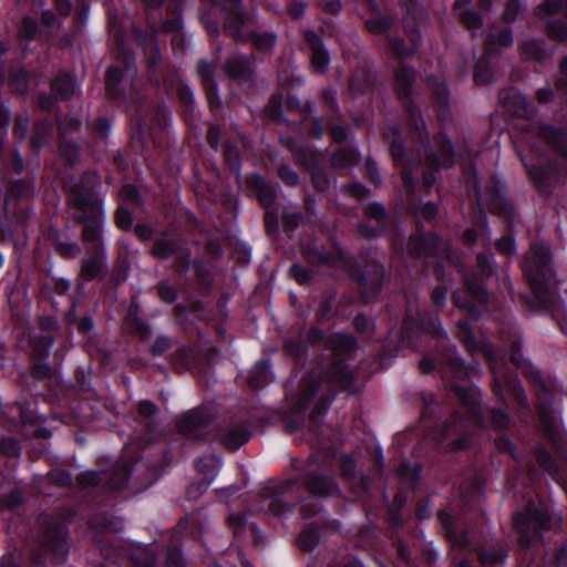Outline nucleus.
Listing matches in <instances>:
<instances>
[{
  "label": "nucleus",
  "instance_id": "f257e3e1",
  "mask_svg": "<svg viewBox=\"0 0 567 567\" xmlns=\"http://www.w3.org/2000/svg\"><path fill=\"white\" fill-rule=\"evenodd\" d=\"M99 179L96 174H85L81 182L70 192L69 203L74 219L83 224L81 240L86 247L105 246L102 240L105 225L104 200L93 190L86 189L84 179Z\"/></svg>",
  "mask_w": 567,
  "mask_h": 567
},
{
  "label": "nucleus",
  "instance_id": "f03ea898",
  "mask_svg": "<svg viewBox=\"0 0 567 567\" xmlns=\"http://www.w3.org/2000/svg\"><path fill=\"white\" fill-rule=\"evenodd\" d=\"M455 392L457 396L463 401V409L464 412H466L467 417L462 419L460 412H457L447 423L444 424L442 436L437 440L443 442L445 439L457 434L458 437L452 440V444L453 449L458 450L468 447L470 440L467 437V430L470 427H476L481 425L483 421V414L482 409L473 394L470 401L464 389L457 386L455 388Z\"/></svg>",
  "mask_w": 567,
  "mask_h": 567
},
{
  "label": "nucleus",
  "instance_id": "7ed1b4c3",
  "mask_svg": "<svg viewBox=\"0 0 567 567\" xmlns=\"http://www.w3.org/2000/svg\"><path fill=\"white\" fill-rule=\"evenodd\" d=\"M550 252L545 243H534L523 261V270L537 299L546 301Z\"/></svg>",
  "mask_w": 567,
  "mask_h": 567
},
{
  "label": "nucleus",
  "instance_id": "20e7f679",
  "mask_svg": "<svg viewBox=\"0 0 567 567\" xmlns=\"http://www.w3.org/2000/svg\"><path fill=\"white\" fill-rule=\"evenodd\" d=\"M215 411L210 405H200L184 413L177 420L178 431L194 439H202L209 433Z\"/></svg>",
  "mask_w": 567,
  "mask_h": 567
},
{
  "label": "nucleus",
  "instance_id": "39448f33",
  "mask_svg": "<svg viewBox=\"0 0 567 567\" xmlns=\"http://www.w3.org/2000/svg\"><path fill=\"white\" fill-rule=\"evenodd\" d=\"M331 350L334 354L333 362L327 373V380L330 383H339L344 385L347 373L344 371L343 361L349 359L355 350V340L349 334H334L329 340Z\"/></svg>",
  "mask_w": 567,
  "mask_h": 567
},
{
  "label": "nucleus",
  "instance_id": "423d86ee",
  "mask_svg": "<svg viewBox=\"0 0 567 567\" xmlns=\"http://www.w3.org/2000/svg\"><path fill=\"white\" fill-rule=\"evenodd\" d=\"M152 255L163 260L175 257V264L181 269H188L192 257L187 241L173 238L167 233H163L154 240Z\"/></svg>",
  "mask_w": 567,
  "mask_h": 567
},
{
  "label": "nucleus",
  "instance_id": "0eeeda50",
  "mask_svg": "<svg viewBox=\"0 0 567 567\" xmlns=\"http://www.w3.org/2000/svg\"><path fill=\"white\" fill-rule=\"evenodd\" d=\"M68 528L59 520L49 522L42 532V546L52 555V559L56 564H63L68 559Z\"/></svg>",
  "mask_w": 567,
  "mask_h": 567
},
{
  "label": "nucleus",
  "instance_id": "6e6552de",
  "mask_svg": "<svg viewBox=\"0 0 567 567\" xmlns=\"http://www.w3.org/2000/svg\"><path fill=\"white\" fill-rule=\"evenodd\" d=\"M223 7L227 12L224 23L225 34L237 42L246 41L248 28L243 0H223Z\"/></svg>",
  "mask_w": 567,
  "mask_h": 567
},
{
  "label": "nucleus",
  "instance_id": "1a4fd4ad",
  "mask_svg": "<svg viewBox=\"0 0 567 567\" xmlns=\"http://www.w3.org/2000/svg\"><path fill=\"white\" fill-rule=\"evenodd\" d=\"M434 147L437 148L439 155L431 153L425 158L427 171H423V182L426 186L434 184L435 178L433 172L440 167H447L453 164L452 144L444 134H437L434 140Z\"/></svg>",
  "mask_w": 567,
  "mask_h": 567
},
{
  "label": "nucleus",
  "instance_id": "9d476101",
  "mask_svg": "<svg viewBox=\"0 0 567 567\" xmlns=\"http://www.w3.org/2000/svg\"><path fill=\"white\" fill-rule=\"evenodd\" d=\"M86 252L89 257L81 260L80 276L86 281L103 279L109 272L106 247H86Z\"/></svg>",
  "mask_w": 567,
  "mask_h": 567
},
{
  "label": "nucleus",
  "instance_id": "9b49d317",
  "mask_svg": "<svg viewBox=\"0 0 567 567\" xmlns=\"http://www.w3.org/2000/svg\"><path fill=\"white\" fill-rule=\"evenodd\" d=\"M384 135L390 141V155L395 165L401 168L403 184L410 193L413 188V166L400 141V131L396 126H393Z\"/></svg>",
  "mask_w": 567,
  "mask_h": 567
},
{
  "label": "nucleus",
  "instance_id": "f8f14e48",
  "mask_svg": "<svg viewBox=\"0 0 567 567\" xmlns=\"http://www.w3.org/2000/svg\"><path fill=\"white\" fill-rule=\"evenodd\" d=\"M514 523L520 534V543L523 545L530 543L532 536L529 535V530H533V534H537L540 530L550 528L548 517L534 505L528 506L524 515H516Z\"/></svg>",
  "mask_w": 567,
  "mask_h": 567
},
{
  "label": "nucleus",
  "instance_id": "ddd939ff",
  "mask_svg": "<svg viewBox=\"0 0 567 567\" xmlns=\"http://www.w3.org/2000/svg\"><path fill=\"white\" fill-rule=\"evenodd\" d=\"M465 289L453 293V302L458 308L464 310L471 318L477 319L478 313L475 310V305L486 303L488 295L486 289L476 284L466 280Z\"/></svg>",
  "mask_w": 567,
  "mask_h": 567
},
{
  "label": "nucleus",
  "instance_id": "4468645a",
  "mask_svg": "<svg viewBox=\"0 0 567 567\" xmlns=\"http://www.w3.org/2000/svg\"><path fill=\"white\" fill-rule=\"evenodd\" d=\"M126 76H135L136 68L134 58L127 56L124 61ZM124 79V70L120 65H111L106 71L105 82L107 93L113 97H122L121 83Z\"/></svg>",
  "mask_w": 567,
  "mask_h": 567
},
{
  "label": "nucleus",
  "instance_id": "2eb2a0df",
  "mask_svg": "<svg viewBox=\"0 0 567 567\" xmlns=\"http://www.w3.org/2000/svg\"><path fill=\"white\" fill-rule=\"evenodd\" d=\"M533 131H536L538 138L567 162V134L565 132L548 125H538L533 127Z\"/></svg>",
  "mask_w": 567,
  "mask_h": 567
},
{
  "label": "nucleus",
  "instance_id": "dca6fc26",
  "mask_svg": "<svg viewBox=\"0 0 567 567\" xmlns=\"http://www.w3.org/2000/svg\"><path fill=\"white\" fill-rule=\"evenodd\" d=\"M197 74L205 89L210 109L216 110L220 107L221 100L218 94V85L214 79V68L206 60H200L197 64Z\"/></svg>",
  "mask_w": 567,
  "mask_h": 567
},
{
  "label": "nucleus",
  "instance_id": "f3484780",
  "mask_svg": "<svg viewBox=\"0 0 567 567\" xmlns=\"http://www.w3.org/2000/svg\"><path fill=\"white\" fill-rule=\"evenodd\" d=\"M228 520H229V527L234 535L231 545L237 550V554L241 561L243 567H247V559L245 556L246 528H247L246 515L244 512L230 513Z\"/></svg>",
  "mask_w": 567,
  "mask_h": 567
},
{
  "label": "nucleus",
  "instance_id": "a211bd4d",
  "mask_svg": "<svg viewBox=\"0 0 567 567\" xmlns=\"http://www.w3.org/2000/svg\"><path fill=\"white\" fill-rule=\"evenodd\" d=\"M221 466L223 458L219 455L210 454L198 458L196 468L198 473L203 475L204 480L196 485L197 489L206 491L216 478Z\"/></svg>",
  "mask_w": 567,
  "mask_h": 567
},
{
  "label": "nucleus",
  "instance_id": "6ab92c4d",
  "mask_svg": "<svg viewBox=\"0 0 567 567\" xmlns=\"http://www.w3.org/2000/svg\"><path fill=\"white\" fill-rule=\"evenodd\" d=\"M305 40L311 50L312 68L318 72H324L328 69L330 56L322 40L313 31H307Z\"/></svg>",
  "mask_w": 567,
  "mask_h": 567
},
{
  "label": "nucleus",
  "instance_id": "aec40b11",
  "mask_svg": "<svg viewBox=\"0 0 567 567\" xmlns=\"http://www.w3.org/2000/svg\"><path fill=\"white\" fill-rule=\"evenodd\" d=\"M439 238L434 234H430L429 236L417 233L416 235L411 236L408 250L410 254L421 257L429 256L431 254H436Z\"/></svg>",
  "mask_w": 567,
  "mask_h": 567
},
{
  "label": "nucleus",
  "instance_id": "412c9836",
  "mask_svg": "<svg viewBox=\"0 0 567 567\" xmlns=\"http://www.w3.org/2000/svg\"><path fill=\"white\" fill-rule=\"evenodd\" d=\"M161 28L166 33H176L172 39L173 48L186 45L187 37L182 32L183 17L181 9L173 10L171 17L164 19Z\"/></svg>",
  "mask_w": 567,
  "mask_h": 567
},
{
  "label": "nucleus",
  "instance_id": "4be33fe9",
  "mask_svg": "<svg viewBox=\"0 0 567 567\" xmlns=\"http://www.w3.org/2000/svg\"><path fill=\"white\" fill-rule=\"evenodd\" d=\"M248 441V427L245 419L237 425L225 431L221 436V443L229 450L236 451Z\"/></svg>",
  "mask_w": 567,
  "mask_h": 567
},
{
  "label": "nucleus",
  "instance_id": "5701e85b",
  "mask_svg": "<svg viewBox=\"0 0 567 567\" xmlns=\"http://www.w3.org/2000/svg\"><path fill=\"white\" fill-rule=\"evenodd\" d=\"M307 488L313 496H329L339 491L338 485L331 477L316 474L309 475Z\"/></svg>",
  "mask_w": 567,
  "mask_h": 567
},
{
  "label": "nucleus",
  "instance_id": "b1692460",
  "mask_svg": "<svg viewBox=\"0 0 567 567\" xmlns=\"http://www.w3.org/2000/svg\"><path fill=\"white\" fill-rule=\"evenodd\" d=\"M513 37L509 29H504L498 33L489 32L485 40V60L492 59L498 49L512 45Z\"/></svg>",
  "mask_w": 567,
  "mask_h": 567
},
{
  "label": "nucleus",
  "instance_id": "393cba45",
  "mask_svg": "<svg viewBox=\"0 0 567 567\" xmlns=\"http://www.w3.org/2000/svg\"><path fill=\"white\" fill-rule=\"evenodd\" d=\"M415 74L412 69L406 65H401L394 73V87L400 100L408 99L412 84L414 83Z\"/></svg>",
  "mask_w": 567,
  "mask_h": 567
},
{
  "label": "nucleus",
  "instance_id": "a878e982",
  "mask_svg": "<svg viewBox=\"0 0 567 567\" xmlns=\"http://www.w3.org/2000/svg\"><path fill=\"white\" fill-rule=\"evenodd\" d=\"M78 89L76 78L69 72L60 71L52 84V90L64 100L72 97Z\"/></svg>",
  "mask_w": 567,
  "mask_h": 567
},
{
  "label": "nucleus",
  "instance_id": "bb28decb",
  "mask_svg": "<svg viewBox=\"0 0 567 567\" xmlns=\"http://www.w3.org/2000/svg\"><path fill=\"white\" fill-rule=\"evenodd\" d=\"M319 384V375L316 372H312L310 375L306 377L300 384L299 396H298V408L303 410L308 406V404L315 398L318 391Z\"/></svg>",
  "mask_w": 567,
  "mask_h": 567
},
{
  "label": "nucleus",
  "instance_id": "cd10ccee",
  "mask_svg": "<svg viewBox=\"0 0 567 567\" xmlns=\"http://www.w3.org/2000/svg\"><path fill=\"white\" fill-rule=\"evenodd\" d=\"M454 10L465 27L476 34V30L482 25L481 16L468 9V2L465 0H456L454 3Z\"/></svg>",
  "mask_w": 567,
  "mask_h": 567
},
{
  "label": "nucleus",
  "instance_id": "c85d7f7f",
  "mask_svg": "<svg viewBox=\"0 0 567 567\" xmlns=\"http://www.w3.org/2000/svg\"><path fill=\"white\" fill-rule=\"evenodd\" d=\"M133 467L130 462L122 460L109 478L106 486L109 489H122L127 486Z\"/></svg>",
  "mask_w": 567,
  "mask_h": 567
},
{
  "label": "nucleus",
  "instance_id": "c756f323",
  "mask_svg": "<svg viewBox=\"0 0 567 567\" xmlns=\"http://www.w3.org/2000/svg\"><path fill=\"white\" fill-rule=\"evenodd\" d=\"M226 72L234 80H240L248 70V60L244 54H231L225 65Z\"/></svg>",
  "mask_w": 567,
  "mask_h": 567
},
{
  "label": "nucleus",
  "instance_id": "7c9ffc66",
  "mask_svg": "<svg viewBox=\"0 0 567 567\" xmlns=\"http://www.w3.org/2000/svg\"><path fill=\"white\" fill-rule=\"evenodd\" d=\"M126 321L142 341H147L151 338V326L145 320L140 318L136 312L133 311V309L130 310Z\"/></svg>",
  "mask_w": 567,
  "mask_h": 567
},
{
  "label": "nucleus",
  "instance_id": "2f4dec72",
  "mask_svg": "<svg viewBox=\"0 0 567 567\" xmlns=\"http://www.w3.org/2000/svg\"><path fill=\"white\" fill-rule=\"evenodd\" d=\"M320 535L315 524H310L303 528L299 538L298 546L305 550H312L319 543Z\"/></svg>",
  "mask_w": 567,
  "mask_h": 567
},
{
  "label": "nucleus",
  "instance_id": "473e14b6",
  "mask_svg": "<svg viewBox=\"0 0 567 567\" xmlns=\"http://www.w3.org/2000/svg\"><path fill=\"white\" fill-rule=\"evenodd\" d=\"M261 178L258 175H250V188L252 186H260L258 198L264 207H269L276 199V190L274 187L261 184Z\"/></svg>",
  "mask_w": 567,
  "mask_h": 567
},
{
  "label": "nucleus",
  "instance_id": "72a5a7b5",
  "mask_svg": "<svg viewBox=\"0 0 567 567\" xmlns=\"http://www.w3.org/2000/svg\"><path fill=\"white\" fill-rule=\"evenodd\" d=\"M144 52L147 58L150 71L154 73L155 68L161 63L162 60L161 51L154 35H151L145 40Z\"/></svg>",
  "mask_w": 567,
  "mask_h": 567
},
{
  "label": "nucleus",
  "instance_id": "f704fd0d",
  "mask_svg": "<svg viewBox=\"0 0 567 567\" xmlns=\"http://www.w3.org/2000/svg\"><path fill=\"white\" fill-rule=\"evenodd\" d=\"M507 99L517 100V102L522 104L519 107L513 110L514 114H516L517 116H528V115H530V112L533 111L532 105L528 104L525 101V99L519 93H517L515 90L511 89V90L505 91L502 94V100H503L504 103H506Z\"/></svg>",
  "mask_w": 567,
  "mask_h": 567
},
{
  "label": "nucleus",
  "instance_id": "c9c22d12",
  "mask_svg": "<svg viewBox=\"0 0 567 567\" xmlns=\"http://www.w3.org/2000/svg\"><path fill=\"white\" fill-rule=\"evenodd\" d=\"M522 55L526 60L540 61L545 58V53L539 41H525L522 45Z\"/></svg>",
  "mask_w": 567,
  "mask_h": 567
},
{
  "label": "nucleus",
  "instance_id": "e433bc0d",
  "mask_svg": "<svg viewBox=\"0 0 567 567\" xmlns=\"http://www.w3.org/2000/svg\"><path fill=\"white\" fill-rule=\"evenodd\" d=\"M474 195L478 203L486 202L491 212H499V213L507 212L508 203L506 202L505 198L496 197V198L488 200L487 198H484V196L481 192V188L477 186L474 187Z\"/></svg>",
  "mask_w": 567,
  "mask_h": 567
},
{
  "label": "nucleus",
  "instance_id": "4c0bfd02",
  "mask_svg": "<svg viewBox=\"0 0 567 567\" xmlns=\"http://www.w3.org/2000/svg\"><path fill=\"white\" fill-rule=\"evenodd\" d=\"M250 44L255 45L260 51H269L275 45V35L271 33L257 34L250 32Z\"/></svg>",
  "mask_w": 567,
  "mask_h": 567
},
{
  "label": "nucleus",
  "instance_id": "58836bf2",
  "mask_svg": "<svg viewBox=\"0 0 567 567\" xmlns=\"http://www.w3.org/2000/svg\"><path fill=\"white\" fill-rule=\"evenodd\" d=\"M76 482L81 488L86 489L97 486L101 482V476L99 472L87 470L78 475Z\"/></svg>",
  "mask_w": 567,
  "mask_h": 567
},
{
  "label": "nucleus",
  "instance_id": "ea45409f",
  "mask_svg": "<svg viewBox=\"0 0 567 567\" xmlns=\"http://www.w3.org/2000/svg\"><path fill=\"white\" fill-rule=\"evenodd\" d=\"M51 484L59 487H68L72 484V475L68 471L55 468L49 473Z\"/></svg>",
  "mask_w": 567,
  "mask_h": 567
},
{
  "label": "nucleus",
  "instance_id": "a19ab883",
  "mask_svg": "<svg viewBox=\"0 0 567 567\" xmlns=\"http://www.w3.org/2000/svg\"><path fill=\"white\" fill-rule=\"evenodd\" d=\"M1 452L8 457L18 458L21 454L19 442L12 437H4L0 443Z\"/></svg>",
  "mask_w": 567,
  "mask_h": 567
},
{
  "label": "nucleus",
  "instance_id": "79ce46f5",
  "mask_svg": "<svg viewBox=\"0 0 567 567\" xmlns=\"http://www.w3.org/2000/svg\"><path fill=\"white\" fill-rule=\"evenodd\" d=\"M115 223L120 229L130 230L133 226V216L131 212L127 208L120 206L115 213Z\"/></svg>",
  "mask_w": 567,
  "mask_h": 567
},
{
  "label": "nucleus",
  "instance_id": "37998d69",
  "mask_svg": "<svg viewBox=\"0 0 567 567\" xmlns=\"http://www.w3.org/2000/svg\"><path fill=\"white\" fill-rule=\"evenodd\" d=\"M522 162L524 163L528 174L535 178L539 179V184L543 183V179H547L550 175L549 169H545L543 167V163L539 161L538 166L527 162L525 157H522Z\"/></svg>",
  "mask_w": 567,
  "mask_h": 567
},
{
  "label": "nucleus",
  "instance_id": "c03bdc74",
  "mask_svg": "<svg viewBox=\"0 0 567 567\" xmlns=\"http://www.w3.org/2000/svg\"><path fill=\"white\" fill-rule=\"evenodd\" d=\"M225 159L229 165V168L236 174L239 175L241 169V162L239 158L238 150L235 146H228L224 153Z\"/></svg>",
  "mask_w": 567,
  "mask_h": 567
},
{
  "label": "nucleus",
  "instance_id": "a18cd8bd",
  "mask_svg": "<svg viewBox=\"0 0 567 567\" xmlns=\"http://www.w3.org/2000/svg\"><path fill=\"white\" fill-rule=\"evenodd\" d=\"M56 251L64 258H75L81 252V247L74 241H60Z\"/></svg>",
  "mask_w": 567,
  "mask_h": 567
},
{
  "label": "nucleus",
  "instance_id": "49530a36",
  "mask_svg": "<svg viewBox=\"0 0 567 567\" xmlns=\"http://www.w3.org/2000/svg\"><path fill=\"white\" fill-rule=\"evenodd\" d=\"M550 38L557 41H567V24L561 21H550L547 27Z\"/></svg>",
  "mask_w": 567,
  "mask_h": 567
},
{
  "label": "nucleus",
  "instance_id": "de8ad7c7",
  "mask_svg": "<svg viewBox=\"0 0 567 567\" xmlns=\"http://www.w3.org/2000/svg\"><path fill=\"white\" fill-rule=\"evenodd\" d=\"M421 468L416 464H410L408 462H402L398 467V475L403 480H416L420 476Z\"/></svg>",
  "mask_w": 567,
  "mask_h": 567
},
{
  "label": "nucleus",
  "instance_id": "09e8293b",
  "mask_svg": "<svg viewBox=\"0 0 567 567\" xmlns=\"http://www.w3.org/2000/svg\"><path fill=\"white\" fill-rule=\"evenodd\" d=\"M159 298L166 303H173L177 298L175 288L168 281H161L157 286Z\"/></svg>",
  "mask_w": 567,
  "mask_h": 567
},
{
  "label": "nucleus",
  "instance_id": "8fccbe9b",
  "mask_svg": "<svg viewBox=\"0 0 567 567\" xmlns=\"http://www.w3.org/2000/svg\"><path fill=\"white\" fill-rule=\"evenodd\" d=\"M171 348V340L167 336L159 334L151 344L150 351L154 357H159Z\"/></svg>",
  "mask_w": 567,
  "mask_h": 567
},
{
  "label": "nucleus",
  "instance_id": "3c124183",
  "mask_svg": "<svg viewBox=\"0 0 567 567\" xmlns=\"http://www.w3.org/2000/svg\"><path fill=\"white\" fill-rule=\"evenodd\" d=\"M457 333L460 339L467 346V348L473 349L475 338L467 321H460L457 323Z\"/></svg>",
  "mask_w": 567,
  "mask_h": 567
},
{
  "label": "nucleus",
  "instance_id": "603ef678",
  "mask_svg": "<svg viewBox=\"0 0 567 567\" xmlns=\"http://www.w3.org/2000/svg\"><path fill=\"white\" fill-rule=\"evenodd\" d=\"M167 567H186L184 555L178 547L169 548L166 555Z\"/></svg>",
  "mask_w": 567,
  "mask_h": 567
},
{
  "label": "nucleus",
  "instance_id": "864d4df0",
  "mask_svg": "<svg viewBox=\"0 0 567 567\" xmlns=\"http://www.w3.org/2000/svg\"><path fill=\"white\" fill-rule=\"evenodd\" d=\"M38 31V23L32 18H24L21 22L19 34L25 39H32Z\"/></svg>",
  "mask_w": 567,
  "mask_h": 567
},
{
  "label": "nucleus",
  "instance_id": "5fc2aeb1",
  "mask_svg": "<svg viewBox=\"0 0 567 567\" xmlns=\"http://www.w3.org/2000/svg\"><path fill=\"white\" fill-rule=\"evenodd\" d=\"M536 458H537V462L539 463V465L549 474H554L555 473V462L553 460V457L550 456V454L544 450V449H539L536 453Z\"/></svg>",
  "mask_w": 567,
  "mask_h": 567
},
{
  "label": "nucleus",
  "instance_id": "6e6d98bb",
  "mask_svg": "<svg viewBox=\"0 0 567 567\" xmlns=\"http://www.w3.org/2000/svg\"><path fill=\"white\" fill-rule=\"evenodd\" d=\"M520 7L517 0H508L503 12V19L507 22L515 21L520 11Z\"/></svg>",
  "mask_w": 567,
  "mask_h": 567
},
{
  "label": "nucleus",
  "instance_id": "4d7b16f0",
  "mask_svg": "<svg viewBox=\"0 0 567 567\" xmlns=\"http://www.w3.org/2000/svg\"><path fill=\"white\" fill-rule=\"evenodd\" d=\"M557 89L561 92L564 99H567V56L561 61L557 79Z\"/></svg>",
  "mask_w": 567,
  "mask_h": 567
},
{
  "label": "nucleus",
  "instance_id": "13d9d810",
  "mask_svg": "<svg viewBox=\"0 0 567 567\" xmlns=\"http://www.w3.org/2000/svg\"><path fill=\"white\" fill-rule=\"evenodd\" d=\"M278 175L280 179L288 186L297 185L299 182V177L296 172H293L288 166H281L278 169Z\"/></svg>",
  "mask_w": 567,
  "mask_h": 567
},
{
  "label": "nucleus",
  "instance_id": "bf43d9fd",
  "mask_svg": "<svg viewBox=\"0 0 567 567\" xmlns=\"http://www.w3.org/2000/svg\"><path fill=\"white\" fill-rule=\"evenodd\" d=\"M120 196L124 200L137 203L140 200V190L135 185L126 184L121 188Z\"/></svg>",
  "mask_w": 567,
  "mask_h": 567
},
{
  "label": "nucleus",
  "instance_id": "052dcab7",
  "mask_svg": "<svg viewBox=\"0 0 567 567\" xmlns=\"http://www.w3.org/2000/svg\"><path fill=\"white\" fill-rule=\"evenodd\" d=\"M477 266L482 278L487 277L493 272L492 258L487 255L477 256Z\"/></svg>",
  "mask_w": 567,
  "mask_h": 567
},
{
  "label": "nucleus",
  "instance_id": "680f3d73",
  "mask_svg": "<svg viewBox=\"0 0 567 567\" xmlns=\"http://www.w3.org/2000/svg\"><path fill=\"white\" fill-rule=\"evenodd\" d=\"M220 136H221V133H220L219 126L215 125V124L209 125L208 131H207V143L212 148H214V150L218 148Z\"/></svg>",
  "mask_w": 567,
  "mask_h": 567
},
{
  "label": "nucleus",
  "instance_id": "e2e57ef3",
  "mask_svg": "<svg viewBox=\"0 0 567 567\" xmlns=\"http://www.w3.org/2000/svg\"><path fill=\"white\" fill-rule=\"evenodd\" d=\"M497 248L498 250L506 255V256H511L515 252L516 250V246H515V243L514 240L511 238V237H502L498 241H497Z\"/></svg>",
  "mask_w": 567,
  "mask_h": 567
},
{
  "label": "nucleus",
  "instance_id": "0e129e2a",
  "mask_svg": "<svg viewBox=\"0 0 567 567\" xmlns=\"http://www.w3.org/2000/svg\"><path fill=\"white\" fill-rule=\"evenodd\" d=\"M179 100L188 107H193L195 104V95L192 89L187 85H182L178 90Z\"/></svg>",
  "mask_w": 567,
  "mask_h": 567
},
{
  "label": "nucleus",
  "instance_id": "69168bd1",
  "mask_svg": "<svg viewBox=\"0 0 567 567\" xmlns=\"http://www.w3.org/2000/svg\"><path fill=\"white\" fill-rule=\"evenodd\" d=\"M156 412H157V406L155 405L154 402H152L150 400H142L138 403V413L142 416L151 417V416L155 415Z\"/></svg>",
  "mask_w": 567,
  "mask_h": 567
},
{
  "label": "nucleus",
  "instance_id": "338daca9",
  "mask_svg": "<svg viewBox=\"0 0 567 567\" xmlns=\"http://www.w3.org/2000/svg\"><path fill=\"white\" fill-rule=\"evenodd\" d=\"M389 44L391 50L399 56H404L409 53L404 42L400 38H389Z\"/></svg>",
  "mask_w": 567,
  "mask_h": 567
},
{
  "label": "nucleus",
  "instance_id": "774afa93",
  "mask_svg": "<svg viewBox=\"0 0 567 567\" xmlns=\"http://www.w3.org/2000/svg\"><path fill=\"white\" fill-rule=\"evenodd\" d=\"M433 94L440 105V107H444L447 101V89L443 83H437L433 86Z\"/></svg>",
  "mask_w": 567,
  "mask_h": 567
}]
</instances>
